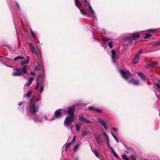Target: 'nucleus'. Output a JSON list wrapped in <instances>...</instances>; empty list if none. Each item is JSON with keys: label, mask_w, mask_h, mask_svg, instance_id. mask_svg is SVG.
Instances as JSON below:
<instances>
[{"label": "nucleus", "mask_w": 160, "mask_h": 160, "mask_svg": "<svg viewBox=\"0 0 160 160\" xmlns=\"http://www.w3.org/2000/svg\"><path fill=\"white\" fill-rule=\"evenodd\" d=\"M138 75L143 80H145L146 78L145 76L142 72H139Z\"/></svg>", "instance_id": "obj_14"}, {"label": "nucleus", "mask_w": 160, "mask_h": 160, "mask_svg": "<svg viewBox=\"0 0 160 160\" xmlns=\"http://www.w3.org/2000/svg\"><path fill=\"white\" fill-rule=\"evenodd\" d=\"M30 74L32 76H35V73L33 72H30Z\"/></svg>", "instance_id": "obj_44"}, {"label": "nucleus", "mask_w": 160, "mask_h": 160, "mask_svg": "<svg viewBox=\"0 0 160 160\" xmlns=\"http://www.w3.org/2000/svg\"><path fill=\"white\" fill-rule=\"evenodd\" d=\"M85 118H84L83 115L82 114L80 115L79 116V120L81 122H83Z\"/></svg>", "instance_id": "obj_23"}, {"label": "nucleus", "mask_w": 160, "mask_h": 160, "mask_svg": "<svg viewBox=\"0 0 160 160\" xmlns=\"http://www.w3.org/2000/svg\"><path fill=\"white\" fill-rule=\"evenodd\" d=\"M25 104V102H19L18 104V105L19 106H22V107H23L24 106Z\"/></svg>", "instance_id": "obj_30"}, {"label": "nucleus", "mask_w": 160, "mask_h": 160, "mask_svg": "<svg viewBox=\"0 0 160 160\" xmlns=\"http://www.w3.org/2000/svg\"><path fill=\"white\" fill-rule=\"evenodd\" d=\"M31 33L32 35V36L34 37V33L32 31V30H31Z\"/></svg>", "instance_id": "obj_43"}, {"label": "nucleus", "mask_w": 160, "mask_h": 160, "mask_svg": "<svg viewBox=\"0 0 160 160\" xmlns=\"http://www.w3.org/2000/svg\"><path fill=\"white\" fill-rule=\"evenodd\" d=\"M108 144V148L111 150V148H112L110 146V143L109 141H107Z\"/></svg>", "instance_id": "obj_42"}, {"label": "nucleus", "mask_w": 160, "mask_h": 160, "mask_svg": "<svg viewBox=\"0 0 160 160\" xmlns=\"http://www.w3.org/2000/svg\"><path fill=\"white\" fill-rule=\"evenodd\" d=\"M81 123H78V124H75V126L76 129L77 131H79L80 130V127L81 126Z\"/></svg>", "instance_id": "obj_22"}, {"label": "nucleus", "mask_w": 160, "mask_h": 160, "mask_svg": "<svg viewBox=\"0 0 160 160\" xmlns=\"http://www.w3.org/2000/svg\"><path fill=\"white\" fill-rule=\"evenodd\" d=\"M12 75L14 76H19L22 75V72L21 70L19 68L14 69Z\"/></svg>", "instance_id": "obj_7"}, {"label": "nucleus", "mask_w": 160, "mask_h": 160, "mask_svg": "<svg viewBox=\"0 0 160 160\" xmlns=\"http://www.w3.org/2000/svg\"><path fill=\"white\" fill-rule=\"evenodd\" d=\"M153 46H157V45L156 44V43L155 44H154L152 45Z\"/></svg>", "instance_id": "obj_51"}, {"label": "nucleus", "mask_w": 160, "mask_h": 160, "mask_svg": "<svg viewBox=\"0 0 160 160\" xmlns=\"http://www.w3.org/2000/svg\"><path fill=\"white\" fill-rule=\"evenodd\" d=\"M18 59H21L22 61H23L25 59L22 56H19L18 57H16L14 58V60L16 61Z\"/></svg>", "instance_id": "obj_17"}, {"label": "nucleus", "mask_w": 160, "mask_h": 160, "mask_svg": "<svg viewBox=\"0 0 160 160\" xmlns=\"http://www.w3.org/2000/svg\"><path fill=\"white\" fill-rule=\"evenodd\" d=\"M62 113L61 111H56L54 113V116L57 118H60L62 115Z\"/></svg>", "instance_id": "obj_10"}, {"label": "nucleus", "mask_w": 160, "mask_h": 160, "mask_svg": "<svg viewBox=\"0 0 160 160\" xmlns=\"http://www.w3.org/2000/svg\"><path fill=\"white\" fill-rule=\"evenodd\" d=\"M156 85L157 87L160 89V80L157 83Z\"/></svg>", "instance_id": "obj_33"}, {"label": "nucleus", "mask_w": 160, "mask_h": 160, "mask_svg": "<svg viewBox=\"0 0 160 160\" xmlns=\"http://www.w3.org/2000/svg\"><path fill=\"white\" fill-rule=\"evenodd\" d=\"M111 150L112 151V153L113 154V156L117 158H119V157L118 155V154L112 148H111Z\"/></svg>", "instance_id": "obj_18"}, {"label": "nucleus", "mask_w": 160, "mask_h": 160, "mask_svg": "<svg viewBox=\"0 0 160 160\" xmlns=\"http://www.w3.org/2000/svg\"><path fill=\"white\" fill-rule=\"evenodd\" d=\"M29 62V61L28 60H26L23 61L21 63V66H23L24 65L27 64Z\"/></svg>", "instance_id": "obj_20"}, {"label": "nucleus", "mask_w": 160, "mask_h": 160, "mask_svg": "<svg viewBox=\"0 0 160 160\" xmlns=\"http://www.w3.org/2000/svg\"><path fill=\"white\" fill-rule=\"evenodd\" d=\"M89 110H100L99 109H98L95 108L94 107L92 106L89 107L88 108Z\"/></svg>", "instance_id": "obj_27"}, {"label": "nucleus", "mask_w": 160, "mask_h": 160, "mask_svg": "<svg viewBox=\"0 0 160 160\" xmlns=\"http://www.w3.org/2000/svg\"><path fill=\"white\" fill-rule=\"evenodd\" d=\"M120 72L123 78L128 81L129 83H132L133 85L136 86L139 84V82L136 79L132 78L130 80H128L129 78L132 77V74L128 71L125 72L123 70H121Z\"/></svg>", "instance_id": "obj_1"}, {"label": "nucleus", "mask_w": 160, "mask_h": 160, "mask_svg": "<svg viewBox=\"0 0 160 160\" xmlns=\"http://www.w3.org/2000/svg\"><path fill=\"white\" fill-rule=\"evenodd\" d=\"M79 145L78 144H77L75 146H74L73 148V150L74 151H76L77 149L79 147Z\"/></svg>", "instance_id": "obj_28"}, {"label": "nucleus", "mask_w": 160, "mask_h": 160, "mask_svg": "<svg viewBox=\"0 0 160 160\" xmlns=\"http://www.w3.org/2000/svg\"><path fill=\"white\" fill-rule=\"evenodd\" d=\"M78 104H75L73 105L72 106L69 107L68 110H74L75 109L76 107L78 106Z\"/></svg>", "instance_id": "obj_19"}, {"label": "nucleus", "mask_w": 160, "mask_h": 160, "mask_svg": "<svg viewBox=\"0 0 160 160\" xmlns=\"http://www.w3.org/2000/svg\"><path fill=\"white\" fill-rule=\"evenodd\" d=\"M102 40L103 41L106 42L108 41L109 39L108 38H103Z\"/></svg>", "instance_id": "obj_39"}, {"label": "nucleus", "mask_w": 160, "mask_h": 160, "mask_svg": "<svg viewBox=\"0 0 160 160\" xmlns=\"http://www.w3.org/2000/svg\"><path fill=\"white\" fill-rule=\"evenodd\" d=\"M89 132L87 131H83L82 132V136L84 137L86 136L88 133H89Z\"/></svg>", "instance_id": "obj_26"}, {"label": "nucleus", "mask_w": 160, "mask_h": 160, "mask_svg": "<svg viewBox=\"0 0 160 160\" xmlns=\"http://www.w3.org/2000/svg\"><path fill=\"white\" fill-rule=\"evenodd\" d=\"M112 129L113 130H114L115 131H117V129L116 128H112Z\"/></svg>", "instance_id": "obj_46"}, {"label": "nucleus", "mask_w": 160, "mask_h": 160, "mask_svg": "<svg viewBox=\"0 0 160 160\" xmlns=\"http://www.w3.org/2000/svg\"><path fill=\"white\" fill-rule=\"evenodd\" d=\"M142 33V32L141 31L139 32H136L133 33L132 37L128 38V40L130 41V43L133 42L134 39L139 38L140 36V34Z\"/></svg>", "instance_id": "obj_6"}, {"label": "nucleus", "mask_w": 160, "mask_h": 160, "mask_svg": "<svg viewBox=\"0 0 160 160\" xmlns=\"http://www.w3.org/2000/svg\"><path fill=\"white\" fill-rule=\"evenodd\" d=\"M81 13H82V14H83V12H81Z\"/></svg>", "instance_id": "obj_57"}, {"label": "nucleus", "mask_w": 160, "mask_h": 160, "mask_svg": "<svg viewBox=\"0 0 160 160\" xmlns=\"http://www.w3.org/2000/svg\"><path fill=\"white\" fill-rule=\"evenodd\" d=\"M104 135H105V136L107 140V142L109 141V138H108V135L106 133H104Z\"/></svg>", "instance_id": "obj_36"}, {"label": "nucleus", "mask_w": 160, "mask_h": 160, "mask_svg": "<svg viewBox=\"0 0 160 160\" xmlns=\"http://www.w3.org/2000/svg\"><path fill=\"white\" fill-rule=\"evenodd\" d=\"M157 46L160 45V42L156 43Z\"/></svg>", "instance_id": "obj_47"}, {"label": "nucleus", "mask_w": 160, "mask_h": 160, "mask_svg": "<svg viewBox=\"0 0 160 160\" xmlns=\"http://www.w3.org/2000/svg\"><path fill=\"white\" fill-rule=\"evenodd\" d=\"M156 64H157V63L156 62L154 63H152V64H151L150 66L151 67H154L156 65ZM149 65V66L148 67V68H149L150 67V65ZM147 68H148V67H147Z\"/></svg>", "instance_id": "obj_37"}, {"label": "nucleus", "mask_w": 160, "mask_h": 160, "mask_svg": "<svg viewBox=\"0 0 160 160\" xmlns=\"http://www.w3.org/2000/svg\"><path fill=\"white\" fill-rule=\"evenodd\" d=\"M99 111V112H102L101 111L99 110V111Z\"/></svg>", "instance_id": "obj_56"}, {"label": "nucleus", "mask_w": 160, "mask_h": 160, "mask_svg": "<svg viewBox=\"0 0 160 160\" xmlns=\"http://www.w3.org/2000/svg\"><path fill=\"white\" fill-rule=\"evenodd\" d=\"M92 151L97 157L99 158V154L96 150L93 149V150H92Z\"/></svg>", "instance_id": "obj_24"}, {"label": "nucleus", "mask_w": 160, "mask_h": 160, "mask_svg": "<svg viewBox=\"0 0 160 160\" xmlns=\"http://www.w3.org/2000/svg\"><path fill=\"white\" fill-rule=\"evenodd\" d=\"M84 4L86 5H88L89 7V9L88 11H89L92 16L93 17H95V12H94V10L90 6V4L88 3L87 1L86 0H83ZM75 3L77 7L79 8V6L81 4V2L79 0H75Z\"/></svg>", "instance_id": "obj_3"}, {"label": "nucleus", "mask_w": 160, "mask_h": 160, "mask_svg": "<svg viewBox=\"0 0 160 160\" xmlns=\"http://www.w3.org/2000/svg\"><path fill=\"white\" fill-rule=\"evenodd\" d=\"M33 79V78H30L27 82H26L25 85L27 86H30L32 83V81Z\"/></svg>", "instance_id": "obj_15"}, {"label": "nucleus", "mask_w": 160, "mask_h": 160, "mask_svg": "<svg viewBox=\"0 0 160 160\" xmlns=\"http://www.w3.org/2000/svg\"><path fill=\"white\" fill-rule=\"evenodd\" d=\"M57 110H63L62 109H58Z\"/></svg>", "instance_id": "obj_54"}, {"label": "nucleus", "mask_w": 160, "mask_h": 160, "mask_svg": "<svg viewBox=\"0 0 160 160\" xmlns=\"http://www.w3.org/2000/svg\"><path fill=\"white\" fill-rule=\"evenodd\" d=\"M122 157L125 160H128V158H127V156L126 154H124L122 156Z\"/></svg>", "instance_id": "obj_34"}, {"label": "nucleus", "mask_w": 160, "mask_h": 160, "mask_svg": "<svg viewBox=\"0 0 160 160\" xmlns=\"http://www.w3.org/2000/svg\"><path fill=\"white\" fill-rule=\"evenodd\" d=\"M83 122H84L86 123H90V122L87 119H86L85 118L84 119V120L83 121Z\"/></svg>", "instance_id": "obj_35"}, {"label": "nucleus", "mask_w": 160, "mask_h": 160, "mask_svg": "<svg viewBox=\"0 0 160 160\" xmlns=\"http://www.w3.org/2000/svg\"><path fill=\"white\" fill-rule=\"evenodd\" d=\"M108 45L110 48H111L112 47V42H111L108 43Z\"/></svg>", "instance_id": "obj_32"}, {"label": "nucleus", "mask_w": 160, "mask_h": 160, "mask_svg": "<svg viewBox=\"0 0 160 160\" xmlns=\"http://www.w3.org/2000/svg\"><path fill=\"white\" fill-rule=\"evenodd\" d=\"M98 122L102 126L105 130L107 129V127L105 122L102 119L100 118H97Z\"/></svg>", "instance_id": "obj_8"}, {"label": "nucleus", "mask_w": 160, "mask_h": 160, "mask_svg": "<svg viewBox=\"0 0 160 160\" xmlns=\"http://www.w3.org/2000/svg\"><path fill=\"white\" fill-rule=\"evenodd\" d=\"M38 121H39V122H40V121H41V120H39V119H38Z\"/></svg>", "instance_id": "obj_55"}, {"label": "nucleus", "mask_w": 160, "mask_h": 160, "mask_svg": "<svg viewBox=\"0 0 160 160\" xmlns=\"http://www.w3.org/2000/svg\"><path fill=\"white\" fill-rule=\"evenodd\" d=\"M35 111V110H34V111H31V113H32V114H35L36 112V111Z\"/></svg>", "instance_id": "obj_45"}, {"label": "nucleus", "mask_w": 160, "mask_h": 160, "mask_svg": "<svg viewBox=\"0 0 160 160\" xmlns=\"http://www.w3.org/2000/svg\"><path fill=\"white\" fill-rule=\"evenodd\" d=\"M54 118H53L51 120H50V119H49V120H54Z\"/></svg>", "instance_id": "obj_53"}, {"label": "nucleus", "mask_w": 160, "mask_h": 160, "mask_svg": "<svg viewBox=\"0 0 160 160\" xmlns=\"http://www.w3.org/2000/svg\"><path fill=\"white\" fill-rule=\"evenodd\" d=\"M75 139V136H74V138H73V140H74Z\"/></svg>", "instance_id": "obj_52"}, {"label": "nucleus", "mask_w": 160, "mask_h": 160, "mask_svg": "<svg viewBox=\"0 0 160 160\" xmlns=\"http://www.w3.org/2000/svg\"><path fill=\"white\" fill-rule=\"evenodd\" d=\"M44 76L42 75H39L37 78V81H38L39 80L41 79L42 80V79L44 78ZM43 80H42V82H43Z\"/></svg>", "instance_id": "obj_25"}, {"label": "nucleus", "mask_w": 160, "mask_h": 160, "mask_svg": "<svg viewBox=\"0 0 160 160\" xmlns=\"http://www.w3.org/2000/svg\"><path fill=\"white\" fill-rule=\"evenodd\" d=\"M39 86H40V92L41 93H42L43 91V88H44V86L42 84V82L40 83L38 82L37 84L36 89V90L38 89Z\"/></svg>", "instance_id": "obj_9"}, {"label": "nucleus", "mask_w": 160, "mask_h": 160, "mask_svg": "<svg viewBox=\"0 0 160 160\" xmlns=\"http://www.w3.org/2000/svg\"><path fill=\"white\" fill-rule=\"evenodd\" d=\"M16 3V4H17V6L18 8L19 9L20 8V7H19V5L17 2Z\"/></svg>", "instance_id": "obj_50"}, {"label": "nucleus", "mask_w": 160, "mask_h": 160, "mask_svg": "<svg viewBox=\"0 0 160 160\" xmlns=\"http://www.w3.org/2000/svg\"><path fill=\"white\" fill-rule=\"evenodd\" d=\"M27 60H28L29 61H30V58L29 57V56H27Z\"/></svg>", "instance_id": "obj_49"}, {"label": "nucleus", "mask_w": 160, "mask_h": 160, "mask_svg": "<svg viewBox=\"0 0 160 160\" xmlns=\"http://www.w3.org/2000/svg\"><path fill=\"white\" fill-rule=\"evenodd\" d=\"M40 60H40L41 61V65H39L38 66V67H36L35 68V70L36 71H38V70H39V69H42L43 68V63L42 62V60H41V59H40V60Z\"/></svg>", "instance_id": "obj_13"}, {"label": "nucleus", "mask_w": 160, "mask_h": 160, "mask_svg": "<svg viewBox=\"0 0 160 160\" xmlns=\"http://www.w3.org/2000/svg\"><path fill=\"white\" fill-rule=\"evenodd\" d=\"M32 94V92H28L26 94H25L24 95V97H26L27 98H28L30 97V95Z\"/></svg>", "instance_id": "obj_21"}, {"label": "nucleus", "mask_w": 160, "mask_h": 160, "mask_svg": "<svg viewBox=\"0 0 160 160\" xmlns=\"http://www.w3.org/2000/svg\"><path fill=\"white\" fill-rule=\"evenodd\" d=\"M111 56L112 58V60L114 62H115V58L116 56V53L115 51L113 50H111Z\"/></svg>", "instance_id": "obj_12"}, {"label": "nucleus", "mask_w": 160, "mask_h": 160, "mask_svg": "<svg viewBox=\"0 0 160 160\" xmlns=\"http://www.w3.org/2000/svg\"><path fill=\"white\" fill-rule=\"evenodd\" d=\"M35 101L37 102L38 101V99L36 97L33 96L31 99L30 103L29 104L30 110H34L38 109V107L36 108L35 105L33 103V102Z\"/></svg>", "instance_id": "obj_4"}, {"label": "nucleus", "mask_w": 160, "mask_h": 160, "mask_svg": "<svg viewBox=\"0 0 160 160\" xmlns=\"http://www.w3.org/2000/svg\"><path fill=\"white\" fill-rule=\"evenodd\" d=\"M29 45L31 52L32 53H35L36 55L37 56L38 59L39 60L41 59V60H42V58L41 54H40V55H39V54L37 52L35 48L31 43H29Z\"/></svg>", "instance_id": "obj_5"}, {"label": "nucleus", "mask_w": 160, "mask_h": 160, "mask_svg": "<svg viewBox=\"0 0 160 160\" xmlns=\"http://www.w3.org/2000/svg\"><path fill=\"white\" fill-rule=\"evenodd\" d=\"M67 113L68 116L64 120V125L67 128H69L70 126L74 120V113L73 111H67Z\"/></svg>", "instance_id": "obj_2"}, {"label": "nucleus", "mask_w": 160, "mask_h": 160, "mask_svg": "<svg viewBox=\"0 0 160 160\" xmlns=\"http://www.w3.org/2000/svg\"><path fill=\"white\" fill-rule=\"evenodd\" d=\"M139 58V57L138 56L135 55L133 59V63L134 64L137 63L138 61Z\"/></svg>", "instance_id": "obj_11"}, {"label": "nucleus", "mask_w": 160, "mask_h": 160, "mask_svg": "<svg viewBox=\"0 0 160 160\" xmlns=\"http://www.w3.org/2000/svg\"><path fill=\"white\" fill-rule=\"evenodd\" d=\"M111 134L113 137V136H115V135L114 134V133L112 131L111 132Z\"/></svg>", "instance_id": "obj_48"}, {"label": "nucleus", "mask_w": 160, "mask_h": 160, "mask_svg": "<svg viewBox=\"0 0 160 160\" xmlns=\"http://www.w3.org/2000/svg\"><path fill=\"white\" fill-rule=\"evenodd\" d=\"M142 49H141L135 55H137V56H138L139 57L140 54L142 53Z\"/></svg>", "instance_id": "obj_31"}, {"label": "nucleus", "mask_w": 160, "mask_h": 160, "mask_svg": "<svg viewBox=\"0 0 160 160\" xmlns=\"http://www.w3.org/2000/svg\"><path fill=\"white\" fill-rule=\"evenodd\" d=\"M156 31V30H155V29H151L148 30L147 31L149 32H155Z\"/></svg>", "instance_id": "obj_38"}, {"label": "nucleus", "mask_w": 160, "mask_h": 160, "mask_svg": "<svg viewBox=\"0 0 160 160\" xmlns=\"http://www.w3.org/2000/svg\"><path fill=\"white\" fill-rule=\"evenodd\" d=\"M152 35L149 34H147L144 37L145 39H148L150 38Z\"/></svg>", "instance_id": "obj_29"}, {"label": "nucleus", "mask_w": 160, "mask_h": 160, "mask_svg": "<svg viewBox=\"0 0 160 160\" xmlns=\"http://www.w3.org/2000/svg\"><path fill=\"white\" fill-rule=\"evenodd\" d=\"M27 66L25 65L22 67V74H26L27 72L28 71L27 70Z\"/></svg>", "instance_id": "obj_16"}, {"label": "nucleus", "mask_w": 160, "mask_h": 160, "mask_svg": "<svg viewBox=\"0 0 160 160\" xmlns=\"http://www.w3.org/2000/svg\"><path fill=\"white\" fill-rule=\"evenodd\" d=\"M71 144V143H68L66 145V144L64 146H65V149H66Z\"/></svg>", "instance_id": "obj_40"}, {"label": "nucleus", "mask_w": 160, "mask_h": 160, "mask_svg": "<svg viewBox=\"0 0 160 160\" xmlns=\"http://www.w3.org/2000/svg\"><path fill=\"white\" fill-rule=\"evenodd\" d=\"M113 138L115 139L117 142H119V141L118 140L116 137L115 136H113Z\"/></svg>", "instance_id": "obj_41"}]
</instances>
